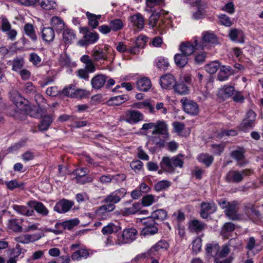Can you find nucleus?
Listing matches in <instances>:
<instances>
[{
	"mask_svg": "<svg viewBox=\"0 0 263 263\" xmlns=\"http://www.w3.org/2000/svg\"><path fill=\"white\" fill-rule=\"evenodd\" d=\"M218 203L222 209H224L225 215L232 220H241V216L238 213V204L236 201H228L224 199H220Z\"/></svg>",
	"mask_w": 263,
	"mask_h": 263,
	"instance_id": "1",
	"label": "nucleus"
},
{
	"mask_svg": "<svg viewBox=\"0 0 263 263\" xmlns=\"http://www.w3.org/2000/svg\"><path fill=\"white\" fill-rule=\"evenodd\" d=\"M179 155L170 157H163L160 162V166L164 172L174 173L177 167L182 168L184 162L179 158Z\"/></svg>",
	"mask_w": 263,
	"mask_h": 263,
	"instance_id": "2",
	"label": "nucleus"
},
{
	"mask_svg": "<svg viewBox=\"0 0 263 263\" xmlns=\"http://www.w3.org/2000/svg\"><path fill=\"white\" fill-rule=\"evenodd\" d=\"M253 173V170L249 168L240 171L231 170L227 173L225 177L226 181L229 183H239L242 181L244 177L250 176Z\"/></svg>",
	"mask_w": 263,
	"mask_h": 263,
	"instance_id": "3",
	"label": "nucleus"
},
{
	"mask_svg": "<svg viewBox=\"0 0 263 263\" xmlns=\"http://www.w3.org/2000/svg\"><path fill=\"white\" fill-rule=\"evenodd\" d=\"M144 227L141 231V235L144 236L153 235L158 232V223L149 217L142 220Z\"/></svg>",
	"mask_w": 263,
	"mask_h": 263,
	"instance_id": "4",
	"label": "nucleus"
},
{
	"mask_svg": "<svg viewBox=\"0 0 263 263\" xmlns=\"http://www.w3.org/2000/svg\"><path fill=\"white\" fill-rule=\"evenodd\" d=\"M218 44V38L214 33L211 31H204L202 34L201 42H199L198 47L201 49H203L205 48L209 49L212 46Z\"/></svg>",
	"mask_w": 263,
	"mask_h": 263,
	"instance_id": "5",
	"label": "nucleus"
},
{
	"mask_svg": "<svg viewBox=\"0 0 263 263\" xmlns=\"http://www.w3.org/2000/svg\"><path fill=\"white\" fill-rule=\"evenodd\" d=\"M199 41L196 37L194 38V42H182L179 45V50L181 53L188 57L193 54L196 50L201 49L198 47Z\"/></svg>",
	"mask_w": 263,
	"mask_h": 263,
	"instance_id": "6",
	"label": "nucleus"
},
{
	"mask_svg": "<svg viewBox=\"0 0 263 263\" xmlns=\"http://www.w3.org/2000/svg\"><path fill=\"white\" fill-rule=\"evenodd\" d=\"M180 102L184 111L187 114L195 116L199 113V106L196 102L189 99L186 97H183L181 99Z\"/></svg>",
	"mask_w": 263,
	"mask_h": 263,
	"instance_id": "7",
	"label": "nucleus"
},
{
	"mask_svg": "<svg viewBox=\"0 0 263 263\" xmlns=\"http://www.w3.org/2000/svg\"><path fill=\"white\" fill-rule=\"evenodd\" d=\"M126 190L125 188H120L106 196L104 199L103 201L106 203H117L126 195Z\"/></svg>",
	"mask_w": 263,
	"mask_h": 263,
	"instance_id": "8",
	"label": "nucleus"
},
{
	"mask_svg": "<svg viewBox=\"0 0 263 263\" xmlns=\"http://www.w3.org/2000/svg\"><path fill=\"white\" fill-rule=\"evenodd\" d=\"M88 173V170L86 167H81L76 169L73 174L76 177V182L81 184L91 182L92 181V178L90 176H86Z\"/></svg>",
	"mask_w": 263,
	"mask_h": 263,
	"instance_id": "9",
	"label": "nucleus"
},
{
	"mask_svg": "<svg viewBox=\"0 0 263 263\" xmlns=\"http://www.w3.org/2000/svg\"><path fill=\"white\" fill-rule=\"evenodd\" d=\"M149 25L152 27H156L159 30H163L164 26L163 17L160 12H154L149 17Z\"/></svg>",
	"mask_w": 263,
	"mask_h": 263,
	"instance_id": "10",
	"label": "nucleus"
},
{
	"mask_svg": "<svg viewBox=\"0 0 263 263\" xmlns=\"http://www.w3.org/2000/svg\"><path fill=\"white\" fill-rule=\"evenodd\" d=\"M147 40L148 38L145 36H139L134 43V44L128 48L127 52L133 54H138L140 49L145 47Z\"/></svg>",
	"mask_w": 263,
	"mask_h": 263,
	"instance_id": "11",
	"label": "nucleus"
},
{
	"mask_svg": "<svg viewBox=\"0 0 263 263\" xmlns=\"http://www.w3.org/2000/svg\"><path fill=\"white\" fill-rule=\"evenodd\" d=\"M73 205V201L63 198L55 203L53 210L58 213H65L68 212Z\"/></svg>",
	"mask_w": 263,
	"mask_h": 263,
	"instance_id": "12",
	"label": "nucleus"
},
{
	"mask_svg": "<svg viewBox=\"0 0 263 263\" xmlns=\"http://www.w3.org/2000/svg\"><path fill=\"white\" fill-rule=\"evenodd\" d=\"M216 210L217 207L214 202H203L201 203L200 217L203 219H208Z\"/></svg>",
	"mask_w": 263,
	"mask_h": 263,
	"instance_id": "13",
	"label": "nucleus"
},
{
	"mask_svg": "<svg viewBox=\"0 0 263 263\" xmlns=\"http://www.w3.org/2000/svg\"><path fill=\"white\" fill-rule=\"evenodd\" d=\"M99 39V35L97 32H88L78 42V45L81 47H87L89 45L96 43Z\"/></svg>",
	"mask_w": 263,
	"mask_h": 263,
	"instance_id": "14",
	"label": "nucleus"
},
{
	"mask_svg": "<svg viewBox=\"0 0 263 263\" xmlns=\"http://www.w3.org/2000/svg\"><path fill=\"white\" fill-rule=\"evenodd\" d=\"M176 82L174 76L171 74L164 75L160 79V85L163 89L174 88Z\"/></svg>",
	"mask_w": 263,
	"mask_h": 263,
	"instance_id": "15",
	"label": "nucleus"
},
{
	"mask_svg": "<svg viewBox=\"0 0 263 263\" xmlns=\"http://www.w3.org/2000/svg\"><path fill=\"white\" fill-rule=\"evenodd\" d=\"M160 134L163 136L164 138H168L170 134L168 131V127L163 121H158L155 123V127L152 132V135Z\"/></svg>",
	"mask_w": 263,
	"mask_h": 263,
	"instance_id": "16",
	"label": "nucleus"
},
{
	"mask_svg": "<svg viewBox=\"0 0 263 263\" xmlns=\"http://www.w3.org/2000/svg\"><path fill=\"white\" fill-rule=\"evenodd\" d=\"M206 224L198 219L190 220L188 223V229L191 232L198 233L204 231Z\"/></svg>",
	"mask_w": 263,
	"mask_h": 263,
	"instance_id": "17",
	"label": "nucleus"
},
{
	"mask_svg": "<svg viewBox=\"0 0 263 263\" xmlns=\"http://www.w3.org/2000/svg\"><path fill=\"white\" fill-rule=\"evenodd\" d=\"M236 73H237V71L231 67L229 66H222L220 68V71L217 74V80L220 81H226L230 76Z\"/></svg>",
	"mask_w": 263,
	"mask_h": 263,
	"instance_id": "18",
	"label": "nucleus"
},
{
	"mask_svg": "<svg viewBox=\"0 0 263 263\" xmlns=\"http://www.w3.org/2000/svg\"><path fill=\"white\" fill-rule=\"evenodd\" d=\"M108 77L103 74H99L94 76L91 80V85L94 89H101L106 82Z\"/></svg>",
	"mask_w": 263,
	"mask_h": 263,
	"instance_id": "19",
	"label": "nucleus"
},
{
	"mask_svg": "<svg viewBox=\"0 0 263 263\" xmlns=\"http://www.w3.org/2000/svg\"><path fill=\"white\" fill-rule=\"evenodd\" d=\"M28 205L33 208L35 211L42 216H47L48 215L49 211L44 204L37 201H30Z\"/></svg>",
	"mask_w": 263,
	"mask_h": 263,
	"instance_id": "20",
	"label": "nucleus"
},
{
	"mask_svg": "<svg viewBox=\"0 0 263 263\" xmlns=\"http://www.w3.org/2000/svg\"><path fill=\"white\" fill-rule=\"evenodd\" d=\"M137 231L134 228L124 229L122 236L124 243H129L136 239Z\"/></svg>",
	"mask_w": 263,
	"mask_h": 263,
	"instance_id": "21",
	"label": "nucleus"
},
{
	"mask_svg": "<svg viewBox=\"0 0 263 263\" xmlns=\"http://www.w3.org/2000/svg\"><path fill=\"white\" fill-rule=\"evenodd\" d=\"M168 246V243L166 240H161L151 248L150 253H152L153 256H157L161 250H166Z\"/></svg>",
	"mask_w": 263,
	"mask_h": 263,
	"instance_id": "22",
	"label": "nucleus"
},
{
	"mask_svg": "<svg viewBox=\"0 0 263 263\" xmlns=\"http://www.w3.org/2000/svg\"><path fill=\"white\" fill-rule=\"evenodd\" d=\"M235 92V88L233 86L224 85L220 88L217 93L219 98L226 99L232 97Z\"/></svg>",
	"mask_w": 263,
	"mask_h": 263,
	"instance_id": "23",
	"label": "nucleus"
},
{
	"mask_svg": "<svg viewBox=\"0 0 263 263\" xmlns=\"http://www.w3.org/2000/svg\"><path fill=\"white\" fill-rule=\"evenodd\" d=\"M39 238V237L34 234H22L15 237L14 240L18 243L28 244L30 242H33L35 241Z\"/></svg>",
	"mask_w": 263,
	"mask_h": 263,
	"instance_id": "24",
	"label": "nucleus"
},
{
	"mask_svg": "<svg viewBox=\"0 0 263 263\" xmlns=\"http://www.w3.org/2000/svg\"><path fill=\"white\" fill-rule=\"evenodd\" d=\"M91 55L95 61L106 60L107 59V52L105 49L94 48L92 50Z\"/></svg>",
	"mask_w": 263,
	"mask_h": 263,
	"instance_id": "25",
	"label": "nucleus"
},
{
	"mask_svg": "<svg viewBox=\"0 0 263 263\" xmlns=\"http://www.w3.org/2000/svg\"><path fill=\"white\" fill-rule=\"evenodd\" d=\"M129 21L132 26L138 29H142L144 27V18L140 13H137L130 16Z\"/></svg>",
	"mask_w": 263,
	"mask_h": 263,
	"instance_id": "26",
	"label": "nucleus"
},
{
	"mask_svg": "<svg viewBox=\"0 0 263 263\" xmlns=\"http://www.w3.org/2000/svg\"><path fill=\"white\" fill-rule=\"evenodd\" d=\"M42 36L43 40L46 42H51L53 41L55 33L52 27H44L42 29Z\"/></svg>",
	"mask_w": 263,
	"mask_h": 263,
	"instance_id": "27",
	"label": "nucleus"
},
{
	"mask_svg": "<svg viewBox=\"0 0 263 263\" xmlns=\"http://www.w3.org/2000/svg\"><path fill=\"white\" fill-rule=\"evenodd\" d=\"M151 86V81L147 78H142L137 81V87L140 91H147Z\"/></svg>",
	"mask_w": 263,
	"mask_h": 263,
	"instance_id": "28",
	"label": "nucleus"
},
{
	"mask_svg": "<svg viewBox=\"0 0 263 263\" xmlns=\"http://www.w3.org/2000/svg\"><path fill=\"white\" fill-rule=\"evenodd\" d=\"M80 60L85 65V70H86L89 73H92L95 71V66L88 55H83Z\"/></svg>",
	"mask_w": 263,
	"mask_h": 263,
	"instance_id": "29",
	"label": "nucleus"
},
{
	"mask_svg": "<svg viewBox=\"0 0 263 263\" xmlns=\"http://www.w3.org/2000/svg\"><path fill=\"white\" fill-rule=\"evenodd\" d=\"M229 36L233 41H237L241 43L244 42L243 32L237 29H231L229 33Z\"/></svg>",
	"mask_w": 263,
	"mask_h": 263,
	"instance_id": "30",
	"label": "nucleus"
},
{
	"mask_svg": "<svg viewBox=\"0 0 263 263\" xmlns=\"http://www.w3.org/2000/svg\"><path fill=\"white\" fill-rule=\"evenodd\" d=\"M167 213L166 211L163 209H158L153 211L149 217L152 219L158 221H161L167 218Z\"/></svg>",
	"mask_w": 263,
	"mask_h": 263,
	"instance_id": "31",
	"label": "nucleus"
},
{
	"mask_svg": "<svg viewBox=\"0 0 263 263\" xmlns=\"http://www.w3.org/2000/svg\"><path fill=\"white\" fill-rule=\"evenodd\" d=\"M175 64L179 68L184 67L189 62V58L182 53H177L174 55Z\"/></svg>",
	"mask_w": 263,
	"mask_h": 263,
	"instance_id": "32",
	"label": "nucleus"
},
{
	"mask_svg": "<svg viewBox=\"0 0 263 263\" xmlns=\"http://www.w3.org/2000/svg\"><path fill=\"white\" fill-rule=\"evenodd\" d=\"M52 122L53 119L51 116H44L41 121V123L38 125L39 130L41 132L47 130Z\"/></svg>",
	"mask_w": 263,
	"mask_h": 263,
	"instance_id": "33",
	"label": "nucleus"
},
{
	"mask_svg": "<svg viewBox=\"0 0 263 263\" xmlns=\"http://www.w3.org/2000/svg\"><path fill=\"white\" fill-rule=\"evenodd\" d=\"M50 24L52 28H54L57 31H61L64 29L65 23L63 20L59 16H53L50 20Z\"/></svg>",
	"mask_w": 263,
	"mask_h": 263,
	"instance_id": "34",
	"label": "nucleus"
},
{
	"mask_svg": "<svg viewBox=\"0 0 263 263\" xmlns=\"http://www.w3.org/2000/svg\"><path fill=\"white\" fill-rule=\"evenodd\" d=\"M197 159L199 162L203 163L206 167L211 166L214 161L213 157L208 153L200 154Z\"/></svg>",
	"mask_w": 263,
	"mask_h": 263,
	"instance_id": "35",
	"label": "nucleus"
},
{
	"mask_svg": "<svg viewBox=\"0 0 263 263\" xmlns=\"http://www.w3.org/2000/svg\"><path fill=\"white\" fill-rule=\"evenodd\" d=\"M89 255V253L87 250L81 249L74 252L71 254V257L73 260H80L82 258H87Z\"/></svg>",
	"mask_w": 263,
	"mask_h": 263,
	"instance_id": "36",
	"label": "nucleus"
},
{
	"mask_svg": "<svg viewBox=\"0 0 263 263\" xmlns=\"http://www.w3.org/2000/svg\"><path fill=\"white\" fill-rule=\"evenodd\" d=\"M127 95H123L110 98L108 103L111 105H120L128 100Z\"/></svg>",
	"mask_w": 263,
	"mask_h": 263,
	"instance_id": "37",
	"label": "nucleus"
},
{
	"mask_svg": "<svg viewBox=\"0 0 263 263\" xmlns=\"http://www.w3.org/2000/svg\"><path fill=\"white\" fill-rule=\"evenodd\" d=\"M244 153L245 152L243 148H239V149L233 151L231 153V157L238 161L237 165L239 166H242L243 164V163L239 161L244 159Z\"/></svg>",
	"mask_w": 263,
	"mask_h": 263,
	"instance_id": "38",
	"label": "nucleus"
},
{
	"mask_svg": "<svg viewBox=\"0 0 263 263\" xmlns=\"http://www.w3.org/2000/svg\"><path fill=\"white\" fill-rule=\"evenodd\" d=\"M76 37L74 31L70 29H65L63 32V40L65 44H71L73 40Z\"/></svg>",
	"mask_w": 263,
	"mask_h": 263,
	"instance_id": "39",
	"label": "nucleus"
},
{
	"mask_svg": "<svg viewBox=\"0 0 263 263\" xmlns=\"http://www.w3.org/2000/svg\"><path fill=\"white\" fill-rule=\"evenodd\" d=\"M13 209L15 211L18 213L29 216L33 215L34 211L33 210H29L28 208L25 205H19L14 204L12 206Z\"/></svg>",
	"mask_w": 263,
	"mask_h": 263,
	"instance_id": "40",
	"label": "nucleus"
},
{
	"mask_svg": "<svg viewBox=\"0 0 263 263\" xmlns=\"http://www.w3.org/2000/svg\"><path fill=\"white\" fill-rule=\"evenodd\" d=\"M22 220H18L16 218L12 219L9 220V228L15 232H21L23 231V228L21 226Z\"/></svg>",
	"mask_w": 263,
	"mask_h": 263,
	"instance_id": "41",
	"label": "nucleus"
},
{
	"mask_svg": "<svg viewBox=\"0 0 263 263\" xmlns=\"http://www.w3.org/2000/svg\"><path fill=\"white\" fill-rule=\"evenodd\" d=\"M141 207V204L139 202L134 203L132 206L129 208H125L122 210L123 214L124 215H129L134 214L137 212L140 211Z\"/></svg>",
	"mask_w": 263,
	"mask_h": 263,
	"instance_id": "42",
	"label": "nucleus"
},
{
	"mask_svg": "<svg viewBox=\"0 0 263 263\" xmlns=\"http://www.w3.org/2000/svg\"><path fill=\"white\" fill-rule=\"evenodd\" d=\"M219 246L217 243H209L206 245V253L212 257L216 256L219 253Z\"/></svg>",
	"mask_w": 263,
	"mask_h": 263,
	"instance_id": "43",
	"label": "nucleus"
},
{
	"mask_svg": "<svg viewBox=\"0 0 263 263\" xmlns=\"http://www.w3.org/2000/svg\"><path fill=\"white\" fill-rule=\"evenodd\" d=\"M171 182L167 180H163L156 183L154 187V190L157 192H160L166 190L171 185Z\"/></svg>",
	"mask_w": 263,
	"mask_h": 263,
	"instance_id": "44",
	"label": "nucleus"
},
{
	"mask_svg": "<svg viewBox=\"0 0 263 263\" xmlns=\"http://www.w3.org/2000/svg\"><path fill=\"white\" fill-rule=\"evenodd\" d=\"M24 29L25 34L33 41H35L37 40V36L35 34L33 25L31 24H27L25 25Z\"/></svg>",
	"mask_w": 263,
	"mask_h": 263,
	"instance_id": "45",
	"label": "nucleus"
},
{
	"mask_svg": "<svg viewBox=\"0 0 263 263\" xmlns=\"http://www.w3.org/2000/svg\"><path fill=\"white\" fill-rule=\"evenodd\" d=\"M149 142L155 145L156 147L162 148L164 146L165 141L158 136H154L149 137Z\"/></svg>",
	"mask_w": 263,
	"mask_h": 263,
	"instance_id": "46",
	"label": "nucleus"
},
{
	"mask_svg": "<svg viewBox=\"0 0 263 263\" xmlns=\"http://www.w3.org/2000/svg\"><path fill=\"white\" fill-rule=\"evenodd\" d=\"M39 3L43 9L47 10L54 9L57 7L56 3L53 0H39Z\"/></svg>",
	"mask_w": 263,
	"mask_h": 263,
	"instance_id": "47",
	"label": "nucleus"
},
{
	"mask_svg": "<svg viewBox=\"0 0 263 263\" xmlns=\"http://www.w3.org/2000/svg\"><path fill=\"white\" fill-rule=\"evenodd\" d=\"M174 89L175 91L179 95L187 94L190 91L189 87L183 83H176Z\"/></svg>",
	"mask_w": 263,
	"mask_h": 263,
	"instance_id": "48",
	"label": "nucleus"
},
{
	"mask_svg": "<svg viewBox=\"0 0 263 263\" xmlns=\"http://www.w3.org/2000/svg\"><path fill=\"white\" fill-rule=\"evenodd\" d=\"M220 66L219 63L217 61H213L204 66L205 70L210 74H213L217 72Z\"/></svg>",
	"mask_w": 263,
	"mask_h": 263,
	"instance_id": "49",
	"label": "nucleus"
},
{
	"mask_svg": "<svg viewBox=\"0 0 263 263\" xmlns=\"http://www.w3.org/2000/svg\"><path fill=\"white\" fill-rule=\"evenodd\" d=\"M109 25H110L111 30L114 31L120 30L124 26L123 22L119 18H116L110 21Z\"/></svg>",
	"mask_w": 263,
	"mask_h": 263,
	"instance_id": "50",
	"label": "nucleus"
},
{
	"mask_svg": "<svg viewBox=\"0 0 263 263\" xmlns=\"http://www.w3.org/2000/svg\"><path fill=\"white\" fill-rule=\"evenodd\" d=\"M244 212L248 218H251L253 215L257 216L258 212L256 211L252 204L247 203L245 205Z\"/></svg>",
	"mask_w": 263,
	"mask_h": 263,
	"instance_id": "51",
	"label": "nucleus"
},
{
	"mask_svg": "<svg viewBox=\"0 0 263 263\" xmlns=\"http://www.w3.org/2000/svg\"><path fill=\"white\" fill-rule=\"evenodd\" d=\"M79 223V220L77 218L65 221L63 222H61L62 227H63V229L65 230H71L74 227L78 225Z\"/></svg>",
	"mask_w": 263,
	"mask_h": 263,
	"instance_id": "52",
	"label": "nucleus"
},
{
	"mask_svg": "<svg viewBox=\"0 0 263 263\" xmlns=\"http://www.w3.org/2000/svg\"><path fill=\"white\" fill-rule=\"evenodd\" d=\"M75 90V85L73 84H70L67 86H65L63 89L61 91V94H63L64 96L73 98Z\"/></svg>",
	"mask_w": 263,
	"mask_h": 263,
	"instance_id": "53",
	"label": "nucleus"
},
{
	"mask_svg": "<svg viewBox=\"0 0 263 263\" xmlns=\"http://www.w3.org/2000/svg\"><path fill=\"white\" fill-rule=\"evenodd\" d=\"M117 230L118 227L111 222L104 226L102 228L101 232L104 235H109L112 234L114 232L117 231Z\"/></svg>",
	"mask_w": 263,
	"mask_h": 263,
	"instance_id": "54",
	"label": "nucleus"
},
{
	"mask_svg": "<svg viewBox=\"0 0 263 263\" xmlns=\"http://www.w3.org/2000/svg\"><path fill=\"white\" fill-rule=\"evenodd\" d=\"M219 23L225 26L230 27L233 24V21L231 18L224 14L218 15Z\"/></svg>",
	"mask_w": 263,
	"mask_h": 263,
	"instance_id": "55",
	"label": "nucleus"
},
{
	"mask_svg": "<svg viewBox=\"0 0 263 263\" xmlns=\"http://www.w3.org/2000/svg\"><path fill=\"white\" fill-rule=\"evenodd\" d=\"M59 63L61 67H68L71 63L70 59L66 53H64L60 55Z\"/></svg>",
	"mask_w": 263,
	"mask_h": 263,
	"instance_id": "56",
	"label": "nucleus"
},
{
	"mask_svg": "<svg viewBox=\"0 0 263 263\" xmlns=\"http://www.w3.org/2000/svg\"><path fill=\"white\" fill-rule=\"evenodd\" d=\"M129 118L134 123H137L143 119V116L140 111L133 110L130 112Z\"/></svg>",
	"mask_w": 263,
	"mask_h": 263,
	"instance_id": "57",
	"label": "nucleus"
},
{
	"mask_svg": "<svg viewBox=\"0 0 263 263\" xmlns=\"http://www.w3.org/2000/svg\"><path fill=\"white\" fill-rule=\"evenodd\" d=\"M156 64L159 69L166 70L169 66V63L166 59L159 57L156 60Z\"/></svg>",
	"mask_w": 263,
	"mask_h": 263,
	"instance_id": "58",
	"label": "nucleus"
},
{
	"mask_svg": "<svg viewBox=\"0 0 263 263\" xmlns=\"http://www.w3.org/2000/svg\"><path fill=\"white\" fill-rule=\"evenodd\" d=\"M86 15L89 21L88 24L92 28L95 29L99 25V22L93 16V14L89 12H86Z\"/></svg>",
	"mask_w": 263,
	"mask_h": 263,
	"instance_id": "59",
	"label": "nucleus"
},
{
	"mask_svg": "<svg viewBox=\"0 0 263 263\" xmlns=\"http://www.w3.org/2000/svg\"><path fill=\"white\" fill-rule=\"evenodd\" d=\"M228 245L234 250H239L242 246V242L237 238H234L229 240Z\"/></svg>",
	"mask_w": 263,
	"mask_h": 263,
	"instance_id": "60",
	"label": "nucleus"
},
{
	"mask_svg": "<svg viewBox=\"0 0 263 263\" xmlns=\"http://www.w3.org/2000/svg\"><path fill=\"white\" fill-rule=\"evenodd\" d=\"M202 247V239L199 237H197L192 242V250L196 253L200 252Z\"/></svg>",
	"mask_w": 263,
	"mask_h": 263,
	"instance_id": "61",
	"label": "nucleus"
},
{
	"mask_svg": "<svg viewBox=\"0 0 263 263\" xmlns=\"http://www.w3.org/2000/svg\"><path fill=\"white\" fill-rule=\"evenodd\" d=\"M254 123L245 119L242 120L239 126V129L243 132H247L253 127Z\"/></svg>",
	"mask_w": 263,
	"mask_h": 263,
	"instance_id": "62",
	"label": "nucleus"
},
{
	"mask_svg": "<svg viewBox=\"0 0 263 263\" xmlns=\"http://www.w3.org/2000/svg\"><path fill=\"white\" fill-rule=\"evenodd\" d=\"M24 91L26 93L29 95H34L36 91L35 87L31 82H28L24 85Z\"/></svg>",
	"mask_w": 263,
	"mask_h": 263,
	"instance_id": "63",
	"label": "nucleus"
},
{
	"mask_svg": "<svg viewBox=\"0 0 263 263\" xmlns=\"http://www.w3.org/2000/svg\"><path fill=\"white\" fill-rule=\"evenodd\" d=\"M90 92L83 89H76L74 90V93L73 98H85L89 96Z\"/></svg>",
	"mask_w": 263,
	"mask_h": 263,
	"instance_id": "64",
	"label": "nucleus"
}]
</instances>
